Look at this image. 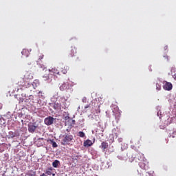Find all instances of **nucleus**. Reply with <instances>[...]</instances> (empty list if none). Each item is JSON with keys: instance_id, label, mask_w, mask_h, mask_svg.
<instances>
[{"instance_id": "1", "label": "nucleus", "mask_w": 176, "mask_h": 176, "mask_svg": "<svg viewBox=\"0 0 176 176\" xmlns=\"http://www.w3.org/2000/svg\"><path fill=\"white\" fill-rule=\"evenodd\" d=\"M63 138L60 142L61 145H72V142L74 141V135H72L71 133H65L63 135Z\"/></svg>"}, {"instance_id": "2", "label": "nucleus", "mask_w": 176, "mask_h": 176, "mask_svg": "<svg viewBox=\"0 0 176 176\" xmlns=\"http://www.w3.org/2000/svg\"><path fill=\"white\" fill-rule=\"evenodd\" d=\"M28 86H31L30 84V81L27 80L26 78L24 77L23 78H20L18 80V85L19 87H27Z\"/></svg>"}, {"instance_id": "3", "label": "nucleus", "mask_w": 176, "mask_h": 176, "mask_svg": "<svg viewBox=\"0 0 176 176\" xmlns=\"http://www.w3.org/2000/svg\"><path fill=\"white\" fill-rule=\"evenodd\" d=\"M54 122V118L52 116H49L45 118L44 120V123L47 126H52V124Z\"/></svg>"}, {"instance_id": "4", "label": "nucleus", "mask_w": 176, "mask_h": 176, "mask_svg": "<svg viewBox=\"0 0 176 176\" xmlns=\"http://www.w3.org/2000/svg\"><path fill=\"white\" fill-rule=\"evenodd\" d=\"M164 90H167L168 91H170L173 89V84L171 82H168L167 81L164 82L163 85Z\"/></svg>"}, {"instance_id": "5", "label": "nucleus", "mask_w": 176, "mask_h": 176, "mask_svg": "<svg viewBox=\"0 0 176 176\" xmlns=\"http://www.w3.org/2000/svg\"><path fill=\"white\" fill-rule=\"evenodd\" d=\"M49 72H50L51 75H53L54 76H60V71H58L56 67L49 69Z\"/></svg>"}, {"instance_id": "6", "label": "nucleus", "mask_w": 176, "mask_h": 176, "mask_svg": "<svg viewBox=\"0 0 176 176\" xmlns=\"http://www.w3.org/2000/svg\"><path fill=\"white\" fill-rule=\"evenodd\" d=\"M120 134V131L119 130H116V129H112V133L111 135V136L112 137V138H118V136Z\"/></svg>"}, {"instance_id": "7", "label": "nucleus", "mask_w": 176, "mask_h": 176, "mask_svg": "<svg viewBox=\"0 0 176 176\" xmlns=\"http://www.w3.org/2000/svg\"><path fill=\"white\" fill-rule=\"evenodd\" d=\"M69 89V84L68 82H64L60 86V90L64 91V90H68Z\"/></svg>"}, {"instance_id": "8", "label": "nucleus", "mask_w": 176, "mask_h": 176, "mask_svg": "<svg viewBox=\"0 0 176 176\" xmlns=\"http://www.w3.org/2000/svg\"><path fill=\"white\" fill-rule=\"evenodd\" d=\"M8 134L10 138H14V137H19V135H20V133H19L17 131H16L15 132L10 131Z\"/></svg>"}, {"instance_id": "9", "label": "nucleus", "mask_w": 176, "mask_h": 176, "mask_svg": "<svg viewBox=\"0 0 176 176\" xmlns=\"http://www.w3.org/2000/svg\"><path fill=\"white\" fill-rule=\"evenodd\" d=\"M36 130V126L33 124H30L28 125V131L29 133H34Z\"/></svg>"}, {"instance_id": "10", "label": "nucleus", "mask_w": 176, "mask_h": 176, "mask_svg": "<svg viewBox=\"0 0 176 176\" xmlns=\"http://www.w3.org/2000/svg\"><path fill=\"white\" fill-rule=\"evenodd\" d=\"M25 79L26 80H32V79H34V76H32V74L30 72H27L24 76Z\"/></svg>"}, {"instance_id": "11", "label": "nucleus", "mask_w": 176, "mask_h": 176, "mask_svg": "<svg viewBox=\"0 0 176 176\" xmlns=\"http://www.w3.org/2000/svg\"><path fill=\"white\" fill-rule=\"evenodd\" d=\"M136 159H138L140 162H146V160H145V157H144V154L139 153L136 155Z\"/></svg>"}, {"instance_id": "12", "label": "nucleus", "mask_w": 176, "mask_h": 176, "mask_svg": "<svg viewBox=\"0 0 176 176\" xmlns=\"http://www.w3.org/2000/svg\"><path fill=\"white\" fill-rule=\"evenodd\" d=\"M83 145L85 148H89V146H91V145H93V142L88 139L84 142Z\"/></svg>"}, {"instance_id": "13", "label": "nucleus", "mask_w": 176, "mask_h": 176, "mask_svg": "<svg viewBox=\"0 0 176 176\" xmlns=\"http://www.w3.org/2000/svg\"><path fill=\"white\" fill-rule=\"evenodd\" d=\"M54 109H56V111H60L61 109V102H55L53 107Z\"/></svg>"}, {"instance_id": "14", "label": "nucleus", "mask_w": 176, "mask_h": 176, "mask_svg": "<svg viewBox=\"0 0 176 176\" xmlns=\"http://www.w3.org/2000/svg\"><path fill=\"white\" fill-rule=\"evenodd\" d=\"M21 54L25 57H28V56H30V50L27 49H23L21 52Z\"/></svg>"}, {"instance_id": "15", "label": "nucleus", "mask_w": 176, "mask_h": 176, "mask_svg": "<svg viewBox=\"0 0 176 176\" xmlns=\"http://www.w3.org/2000/svg\"><path fill=\"white\" fill-rule=\"evenodd\" d=\"M76 53V48L75 47H72L70 50V56L71 57H74L75 54Z\"/></svg>"}, {"instance_id": "16", "label": "nucleus", "mask_w": 176, "mask_h": 176, "mask_svg": "<svg viewBox=\"0 0 176 176\" xmlns=\"http://www.w3.org/2000/svg\"><path fill=\"white\" fill-rule=\"evenodd\" d=\"M101 148L103 151H105V149H107L108 148V142H102L101 144Z\"/></svg>"}, {"instance_id": "17", "label": "nucleus", "mask_w": 176, "mask_h": 176, "mask_svg": "<svg viewBox=\"0 0 176 176\" xmlns=\"http://www.w3.org/2000/svg\"><path fill=\"white\" fill-rule=\"evenodd\" d=\"M43 78L44 80H52L50 78V74H45L43 76Z\"/></svg>"}, {"instance_id": "18", "label": "nucleus", "mask_w": 176, "mask_h": 176, "mask_svg": "<svg viewBox=\"0 0 176 176\" xmlns=\"http://www.w3.org/2000/svg\"><path fill=\"white\" fill-rule=\"evenodd\" d=\"M52 171H53V168L50 167L48 169L45 170V174H47V175H52L53 174Z\"/></svg>"}, {"instance_id": "19", "label": "nucleus", "mask_w": 176, "mask_h": 176, "mask_svg": "<svg viewBox=\"0 0 176 176\" xmlns=\"http://www.w3.org/2000/svg\"><path fill=\"white\" fill-rule=\"evenodd\" d=\"M68 69H69V67H68V66H63L62 67L61 72L65 74L68 72Z\"/></svg>"}, {"instance_id": "20", "label": "nucleus", "mask_w": 176, "mask_h": 176, "mask_svg": "<svg viewBox=\"0 0 176 176\" xmlns=\"http://www.w3.org/2000/svg\"><path fill=\"white\" fill-rule=\"evenodd\" d=\"M58 164H60V161L56 160L54 162H52V166L55 168H57L58 167Z\"/></svg>"}, {"instance_id": "21", "label": "nucleus", "mask_w": 176, "mask_h": 176, "mask_svg": "<svg viewBox=\"0 0 176 176\" xmlns=\"http://www.w3.org/2000/svg\"><path fill=\"white\" fill-rule=\"evenodd\" d=\"M156 90L157 91L162 90V83L160 82H156Z\"/></svg>"}, {"instance_id": "22", "label": "nucleus", "mask_w": 176, "mask_h": 176, "mask_svg": "<svg viewBox=\"0 0 176 176\" xmlns=\"http://www.w3.org/2000/svg\"><path fill=\"white\" fill-rule=\"evenodd\" d=\"M140 166L142 167V168H144V170H146V168H148L147 164L144 165V162H140Z\"/></svg>"}, {"instance_id": "23", "label": "nucleus", "mask_w": 176, "mask_h": 176, "mask_svg": "<svg viewBox=\"0 0 176 176\" xmlns=\"http://www.w3.org/2000/svg\"><path fill=\"white\" fill-rule=\"evenodd\" d=\"M28 176H35L36 175V173L34 172V170H30L28 173H27Z\"/></svg>"}, {"instance_id": "24", "label": "nucleus", "mask_w": 176, "mask_h": 176, "mask_svg": "<svg viewBox=\"0 0 176 176\" xmlns=\"http://www.w3.org/2000/svg\"><path fill=\"white\" fill-rule=\"evenodd\" d=\"M85 134L83 133V131H79L78 132V137H80L81 138H85Z\"/></svg>"}, {"instance_id": "25", "label": "nucleus", "mask_w": 176, "mask_h": 176, "mask_svg": "<svg viewBox=\"0 0 176 176\" xmlns=\"http://www.w3.org/2000/svg\"><path fill=\"white\" fill-rule=\"evenodd\" d=\"M52 144V146L53 148H57L58 145L57 143H56V142L53 141V140H50Z\"/></svg>"}, {"instance_id": "26", "label": "nucleus", "mask_w": 176, "mask_h": 176, "mask_svg": "<svg viewBox=\"0 0 176 176\" xmlns=\"http://www.w3.org/2000/svg\"><path fill=\"white\" fill-rule=\"evenodd\" d=\"M44 57H45V55H43V54H40L38 55V60H43Z\"/></svg>"}, {"instance_id": "27", "label": "nucleus", "mask_w": 176, "mask_h": 176, "mask_svg": "<svg viewBox=\"0 0 176 176\" xmlns=\"http://www.w3.org/2000/svg\"><path fill=\"white\" fill-rule=\"evenodd\" d=\"M164 49L165 51H168V46L166 45L164 47Z\"/></svg>"}, {"instance_id": "28", "label": "nucleus", "mask_w": 176, "mask_h": 176, "mask_svg": "<svg viewBox=\"0 0 176 176\" xmlns=\"http://www.w3.org/2000/svg\"><path fill=\"white\" fill-rule=\"evenodd\" d=\"M95 119H96V122H98V119H100V117L98 116H96Z\"/></svg>"}, {"instance_id": "29", "label": "nucleus", "mask_w": 176, "mask_h": 176, "mask_svg": "<svg viewBox=\"0 0 176 176\" xmlns=\"http://www.w3.org/2000/svg\"><path fill=\"white\" fill-rule=\"evenodd\" d=\"M87 108H90V104H87L85 106V109H87Z\"/></svg>"}, {"instance_id": "30", "label": "nucleus", "mask_w": 176, "mask_h": 176, "mask_svg": "<svg viewBox=\"0 0 176 176\" xmlns=\"http://www.w3.org/2000/svg\"><path fill=\"white\" fill-rule=\"evenodd\" d=\"M123 141V139L122 138H118V142H122Z\"/></svg>"}, {"instance_id": "31", "label": "nucleus", "mask_w": 176, "mask_h": 176, "mask_svg": "<svg viewBox=\"0 0 176 176\" xmlns=\"http://www.w3.org/2000/svg\"><path fill=\"white\" fill-rule=\"evenodd\" d=\"M82 101V102H86V98H83Z\"/></svg>"}, {"instance_id": "32", "label": "nucleus", "mask_w": 176, "mask_h": 176, "mask_svg": "<svg viewBox=\"0 0 176 176\" xmlns=\"http://www.w3.org/2000/svg\"><path fill=\"white\" fill-rule=\"evenodd\" d=\"M173 78L175 79V80H176V74L173 75Z\"/></svg>"}, {"instance_id": "33", "label": "nucleus", "mask_w": 176, "mask_h": 176, "mask_svg": "<svg viewBox=\"0 0 176 176\" xmlns=\"http://www.w3.org/2000/svg\"><path fill=\"white\" fill-rule=\"evenodd\" d=\"M116 111H119V107H116Z\"/></svg>"}, {"instance_id": "34", "label": "nucleus", "mask_w": 176, "mask_h": 176, "mask_svg": "<svg viewBox=\"0 0 176 176\" xmlns=\"http://www.w3.org/2000/svg\"><path fill=\"white\" fill-rule=\"evenodd\" d=\"M0 109H2V104L0 103Z\"/></svg>"}, {"instance_id": "35", "label": "nucleus", "mask_w": 176, "mask_h": 176, "mask_svg": "<svg viewBox=\"0 0 176 176\" xmlns=\"http://www.w3.org/2000/svg\"><path fill=\"white\" fill-rule=\"evenodd\" d=\"M30 98H34V96H30Z\"/></svg>"}, {"instance_id": "36", "label": "nucleus", "mask_w": 176, "mask_h": 176, "mask_svg": "<svg viewBox=\"0 0 176 176\" xmlns=\"http://www.w3.org/2000/svg\"><path fill=\"white\" fill-rule=\"evenodd\" d=\"M67 118H69V117H65V119L67 120Z\"/></svg>"}, {"instance_id": "37", "label": "nucleus", "mask_w": 176, "mask_h": 176, "mask_svg": "<svg viewBox=\"0 0 176 176\" xmlns=\"http://www.w3.org/2000/svg\"><path fill=\"white\" fill-rule=\"evenodd\" d=\"M113 113H115V111H113Z\"/></svg>"}, {"instance_id": "38", "label": "nucleus", "mask_w": 176, "mask_h": 176, "mask_svg": "<svg viewBox=\"0 0 176 176\" xmlns=\"http://www.w3.org/2000/svg\"><path fill=\"white\" fill-rule=\"evenodd\" d=\"M92 119H94V117H92Z\"/></svg>"}, {"instance_id": "39", "label": "nucleus", "mask_w": 176, "mask_h": 176, "mask_svg": "<svg viewBox=\"0 0 176 176\" xmlns=\"http://www.w3.org/2000/svg\"><path fill=\"white\" fill-rule=\"evenodd\" d=\"M39 93H42L41 91H39Z\"/></svg>"}]
</instances>
